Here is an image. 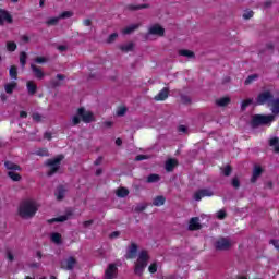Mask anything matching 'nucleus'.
Masks as SVG:
<instances>
[{
  "instance_id": "de8ad7c7",
  "label": "nucleus",
  "mask_w": 279,
  "mask_h": 279,
  "mask_svg": "<svg viewBox=\"0 0 279 279\" xmlns=\"http://www.w3.org/2000/svg\"><path fill=\"white\" fill-rule=\"evenodd\" d=\"M148 271L149 274H156V271H158V265L156 263L150 264L148 267Z\"/></svg>"
},
{
  "instance_id": "09e8293b",
  "label": "nucleus",
  "mask_w": 279,
  "mask_h": 279,
  "mask_svg": "<svg viewBox=\"0 0 279 279\" xmlns=\"http://www.w3.org/2000/svg\"><path fill=\"white\" fill-rule=\"evenodd\" d=\"M117 38H119V34L117 33H112L111 35H109L107 43H114L117 40Z\"/></svg>"
},
{
  "instance_id": "2eb2a0df",
  "label": "nucleus",
  "mask_w": 279,
  "mask_h": 279,
  "mask_svg": "<svg viewBox=\"0 0 279 279\" xmlns=\"http://www.w3.org/2000/svg\"><path fill=\"white\" fill-rule=\"evenodd\" d=\"M169 98V87H163L156 96L155 101H165Z\"/></svg>"
},
{
  "instance_id": "5701e85b",
  "label": "nucleus",
  "mask_w": 279,
  "mask_h": 279,
  "mask_svg": "<svg viewBox=\"0 0 279 279\" xmlns=\"http://www.w3.org/2000/svg\"><path fill=\"white\" fill-rule=\"evenodd\" d=\"M147 260H149V254H147V251H142L138 255L137 263L147 265Z\"/></svg>"
},
{
  "instance_id": "58836bf2",
  "label": "nucleus",
  "mask_w": 279,
  "mask_h": 279,
  "mask_svg": "<svg viewBox=\"0 0 279 279\" xmlns=\"http://www.w3.org/2000/svg\"><path fill=\"white\" fill-rule=\"evenodd\" d=\"M135 29H138V24H132L131 26L125 27L123 34H132Z\"/></svg>"
},
{
  "instance_id": "a878e982",
  "label": "nucleus",
  "mask_w": 279,
  "mask_h": 279,
  "mask_svg": "<svg viewBox=\"0 0 279 279\" xmlns=\"http://www.w3.org/2000/svg\"><path fill=\"white\" fill-rule=\"evenodd\" d=\"M16 86H19L17 83L13 81L4 86V90L8 95H12Z\"/></svg>"
},
{
  "instance_id": "39448f33",
  "label": "nucleus",
  "mask_w": 279,
  "mask_h": 279,
  "mask_svg": "<svg viewBox=\"0 0 279 279\" xmlns=\"http://www.w3.org/2000/svg\"><path fill=\"white\" fill-rule=\"evenodd\" d=\"M216 252H228L232 250V241L228 238L220 236L214 242Z\"/></svg>"
},
{
  "instance_id": "5fc2aeb1",
  "label": "nucleus",
  "mask_w": 279,
  "mask_h": 279,
  "mask_svg": "<svg viewBox=\"0 0 279 279\" xmlns=\"http://www.w3.org/2000/svg\"><path fill=\"white\" fill-rule=\"evenodd\" d=\"M35 62H36V64H45V62H47V58L37 57V58H35Z\"/></svg>"
},
{
  "instance_id": "b1692460",
  "label": "nucleus",
  "mask_w": 279,
  "mask_h": 279,
  "mask_svg": "<svg viewBox=\"0 0 279 279\" xmlns=\"http://www.w3.org/2000/svg\"><path fill=\"white\" fill-rule=\"evenodd\" d=\"M4 167L9 171H21V166L16 165V163H14L12 161H5L4 162Z\"/></svg>"
},
{
  "instance_id": "a18cd8bd",
  "label": "nucleus",
  "mask_w": 279,
  "mask_h": 279,
  "mask_svg": "<svg viewBox=\"0 0 279 279\" xmlns=\"http://www.w3.org/2000/svg\"><path fill=\"white\" fill-rule=\"evenodd\" d=\"M71 16H73V12L71 11H64L59 15V20L60 19H71Z\"/></svg>"
},
{
  "instance_id": "e433bc0d",
  "label": "nucleus",
  "mask_w": 279,
  "mask_h": 279,
  "mask_svg": "<svg viewBox=\"0 0 279 279\" xmlns=\"http://www.w3.org/2000/svg\"><path fill=\"white\" fill-rule=\"evenodd\" d=\"M148 184H154V182H160V175L159 174H149L147 177Z\"/></svg>"
},
{
  "instance_id": "4d7b16f0",
  "label": "nucleus",
  "mask_w": 279,
  "mask_h": 279,
  "mask_svg": "<svg viewBox=\"0 0 279 279\" xmlns=\"http://www.w3.org/2000/svg\"><path fill=\"white\" fill-rule=\"evenodd\" d=\"M147 155H137L136 157H135V161L136 162H141L142 160H147Z\"/></svg>"
},
{
  "instance_id": "bf43d9fd",
  "label": "nucleus",
  "mask_w": 279,
  "mask_h": 279,
  "mask_svg": "<svg viewBox=\"0 0 279 279\" xmlns=\"http://www.w3.org/2000/svg\"><path fill=\"white\" fill-rule=\"evenodd\" d=\"M101 162H104V157L99 156L95 161L94 165L95 167H99V165H101Z\"/></svg>"
},
{
  "instance_id": "680f3d73",
  "label": "nucleus",
  "mask_w": 279,
  "mask_h": 279,
  "mask_svg": "<svg viewBox=\"0 0 279 279\" xmlns=\"http://www.w3.org/2000/svg\"><path fill=\"white\" fill-rule=\"evenodd\" d=\"M93 223H94V220H86V221L83 222V226L85 228H90V226H93Z\"/></svg>"
},
{
  "instance_id": "f3484780",
  "label": "nucleus",
  "mask_w": 279,
  "mask_h": 279,
  "mask_svg": "<svg viewBox=\"0 0 279 279\" xmlns=\"http://www.w3.org/2000/svg\"><path fill=\"white\" fill-rule=\"evenodd\" d=\"M260 175H263V168L260 166H255L253 169L251 182L254 184V182H256V180H258Z\"/></svg>"
},
{
  "instance_id": "338daca9",
  "label": "nucleus",
  "mask_w": 279,
  "mask_h": 279,
  "mask_svg": "<svg viewBox=\"0 0 279 279\" xmlns=\"http://www.w3.org/2000/svg\"><path fill=\"white\" fill-rule=\"evenodd\" d=\"M178 130H179V132H182L183 134L186 133V131H187L185 125H179Z\"/></svg>"
},
{
  "instance_id": "dca6fc26",
  "label": "nucleus",
  "mask_w": 279,
  "mask_h": 279,
  "mask_svg": "<svg viewBox=\"0 0 279 279\" xmlns=\"http://www.w3.org/2000/svg\"><path fill=\"white\" fill-rule=\"evenodd\" d=\"M31 69H32L33 75H34V77H36V80L45 78V72H43V69L38 68L36 64H31Z\"/></svg>"
},
{
  "instance_id": "f257e3e1",
  "label": "nucleus",
  "mask_w": 279,
  "mask_h": 279,
  "mask_svg": "<svg viewBox=\"0 0 279 279\" xmlns=\"http://www.w3.org/2000/svg\"><path fill=\"white\" fill-rule=\"evenodd\" d=\"M17 213L22 219H32L38 213V203L32 198H26L20 203Z\"/></svg>"
},
{
  "instance_id": "bb28decb",
  "label": "nucleus",
  "mask_w": 279,
  "mask_h": 279,
  "mask_svg": "<svg viewBox=\"0 0 279 279\" xmlns=\"http://www.w3.org/2000/svg\"><path fill=\"white\" fill-rule=\"evenodd\" d=\"M147 8H149V4H138V5L129 4V5H126V10H130L131 12H134L136 10H145Z\"/></svg>"
},
{
  "instance_id": "13d9d810",
  "label": "nucleus",
  "mask_w": 279,
  "mask_h": 279,
  "mask_svg": "<svg viewBox=\"0 0 279 279\" xmlns=\"http://www.w3.org/2000/svg\"><path fill=\"white\" fill-rule=\"evenodd\" d=\"M270 245H274L275 250L279 251V240H270Z\"/></svg>"
},
{
  "instance_id": "7c9ffc66",
  "label": "nucleus",
  "mask_w": 279,
  "mask_h": 279,
  "mask_svg": "<svg viewBox=\"0 0 279 279\" xmlns=\"http://www.w3.org/2000/svg\"><path fill=\"white\" fill-rule=\"evenodd\" d=\"M116 195L118 197H128V195H130V190L126 187H119L116 192Z\"/></svg>"
},
{
  "instance_id": "aec40b11",
  "label": "nucleus",
  "mask_w": 279,
  "mask_h": 279,
  "mask_svg": "<svg viewBox=\"0 0 279 279\" xmlns=\"http://www.w3.org/2000/svg\"><path fill=\"white\" fill-rule=\"evenodd\" d=\"M175 167H178V160H175V159H168V160L166 161V167H165V169H166V171H167L168 173H171V171H173V169H175Z\"/></svg>"
},
{
  "instance_id": "c756f323",
  "label": "nucleus",
  "mask_w": 279,
  "mask_h": 279,
  "mask_svg": "<svg viewBox=\"0 0 279 279\" xmlns=\"http://www.w3.org/2000/svg\"><path fill=\"white\" fill-rule=\"evenodd\" d=\"M165 202H167V198H165L162 195H159L154 198L153 204L155 206H165Z\"/></svg>"
},
{
  "instance_id": "a211bd4d",
  "label": "nucleus",
  "mask_w": 279,
  "mask_h": 279,
  "mask_svg": "<svg viewBox=\"0 0 279 279\" xmlns=\"http://www.w3.org/2000/svg\"><path fill=\"white\" fill-rule=\"evenodd\" d=\"M54 195L58 202H62V199H64V196L66 195V189H64V185H59L54 192Z\"/></svg>"
},
{
  "instance_id": "603ef678",
  "label": "nucleus",
  "mask_w": 279,
  "mask_h": 279,
  "mask_svg": "<svg viewBox=\"0 0 279 279\" xmlns=\"http://www.w3.org/2000/svg\"><path fill=\"white\" fill-rule=\"evenodd\" d=\"M128 112V108L120 107L117 111L118 117H123Z\"/></svg>"
},
{
  "instance_id": "49530a36",
  "label": "nucleus",
  "mask_w": 279,
  "mask_h": 279,
  "mask_svg": "<svg viewBox=\"0 0 279 279\" xmlns=\"http://www.w3.org/2000/svg\"><path fill=\"white\" fill-rule=\"evenodd\" d=\"M231 174H232V167L226 166V167L223 168V175H225L226 178H228V177H230Z\"/></svg>"
},
{
  "instance_id": "9b49d317",
  "label": "nucleus",
  "mask_w": 279,
  "mask_h": 279,
  "mask_svg": "<svg viewBox=\"0 0 279 279\" xmlns=\"http://www.w3.org/2000/svg\"><path fill=\"white\" fill-rule=\"evenodd\" d=\"M118 271H119V268H117L116 264H109L107 269L105 270V278L114 279V276H117Z\"/></svg>"
},
{
  "instance_id": "473e14b6",
  "label": "nucleus",
  "mask_w": 279,
  "mask_h": 279,
  "mask_svg": "<svg viewBox=\"0 0 279 279\" xmlns=\"http://www.w3.org/2000/svg\"><path fill=\"white\" fill-rule=\"evenodd\" d=\"M7 175L13 181V182H21L22 180V177L17 173V172H14V171H9L7 173Z\"/></svg>"
},
{
  "instance_id": "774afa93",
  "label": "nucleus",
  "mask_w": 279,
  "mask_h": 279,
  "mask_svg": "<svg viewBox=\"0 0 279 279\" xmlns=\"http://www.w3.org/2000/svg\"><path fill=\"white\" fill-rule=\"evenodd\" d=\"M266 48L268 49V51H274V45L271 43L267 44Z\"/></svg>"
},
{
  "instance_id": "e2e57ef3",
  "label": "nucleus",
  "mask_w": 279,
  "mask_h": 279,
  "mask_svg": "<svg viewBox=\"0 0 279 279\" xmlns=\"http://www.w3.org/2000/svg\"><path fill=\"white\" fill-rule=\"evenodd\" d=\"M83 25H85V27H90V25H93V22L90 21V19H86L83 21Z\"/></svg>"
},
{
  "instance_id": "052dcab7",
  "label": "nucleus",
  "mask_w": 279,
  "mask_h": 279,
  "mask_svg": "<svg viewBox=\"0 0 279 279\" xmlns=\"http://www.w3.org/2000/svg\"><path fill=\"white\" fill-rule=\"evenodd\" d=\"M182 104H191V98L189 96H181Z\"/></svg>"
},
{
  "instance_id": "4be33fe9",
  "label": "nucleus",
  "mask_w": 279,
  "mask_h": 279,
  "mask_svg": "<svg viewBox=\"0 0 279 279\" xmlns=\"http://www.w3.org/2000/svg\"><path fill=\"white\" fill-rule=\"evenodd\" d=\"M69 221V215L59 216L57 218H51L48 220V223H62Z\"/></svg>"
},
{
  "instance_id": "864d4df0",
  "label": "nucleus",
  "mask_w": 279,
  "mask_h": 279,
  "mask_svg": "<svg viewBox=\"0 0 279 279\" xmlns=\"http://www.w3.org/2000/svg\"><path fill=\"white\" fill-rule=\"evenodd\" d=\"M50 86H52V88H58L59 86H62V83H60L58 80H51Z\"/></svg>"
},
{
  "instance_id": "412c9836",
  "label": "nucleus",
  "mask_w": 279,
  "mask_h": 279,
  "mask_svg": "<svg viewBox=\"0 0 279 279\" xmlns=\"http://www.w3.org/2000/svg\"><path fill=\"white\" fill-rule=\"evenodd\" d=\"M268 106H271V112L276 117V114H279V97L278 98H272L270 100V104Z\"/></svg>"
},
{
  "instance_id": "c85d7f7f",
  "label": "nucleus",
  "mask_w": 279,
  "mask_h": 279,
  "mask_svg": "<svg viewBox=\"0 0 279 279\" xmlns=\"http://www.w3.org/2000/svg\"><path fill=\"white\" fill-rule=\"evenodd\" d=\"M9 75L11 80H17L19 78V68L16 65H11L9 70Z\"/></svg>"
},
{
  "instance_id": "4468645a",
  "label": "nucleus",
  "mask_w": 279,
  "mask_h": 279,
  "mask_svg": "<svg viewBox=\"0 0 279 279\" xmlns=\"http://www.w3.org/2000/svg\"><path fill=\"white\" fill-rule=\"evenodd\" d=\"M26 89L31 97H34L38 93V85L34 81L26 82Z\"/></svg>"
},
{
  "instance_id": "6ab92c4d",
  "label": "nucleus",
  "mask_w": 279,
  "mask_h": 279,
  "mask_svg": "<svg viewBox=\"0 0 279 279\" xmlns=\"http://www.w3.org/2000/svg\"><path fill=\"white\" fill-rule=\"evenodd\" d=\"M145 267H147V264L137 262L134 268L135 276H140V277L143 276V274L145 272Z\"/></svg>"
},
{
  "instance_id": "9d476101",
  "label": "nucleus",
  "mask_w": 279,
  "mask_h": 279,
  "mask_svg": "<svg viewBox=\"0 0 279 279\" xmlns=\"http://www.w3.org/2000/svg\"><path fill=\"white\" fill-rule=\"evenodd\" d=\"M136 254H138V245L132 242L125 254L126 260H132Z\"/></svg>"
},
{
  "instance_id": "ea45409f",
  "label": "nucleus",
  "mask_w": 279,
  "mask_h": 279,
  "mask_svg": "<svg viewBox=\"0 0 279 279\" xmlns=\"http://www.w3.org/2000/svg\"><path fill=\"white\" fill-rule=\"evenodd\" d=\"M16 49H17L16 43H14V41H7V50L8 51L14 52V51H16Z\"/></svg>"
},
{
  "instance_id": "423d86ee",
  "label": "nucleus",
  "mask_w": 279,
  "mask_h": 279,
  "mask_svg": "<svg viewBox=\"0 0 279 279\" xmlns=\"http://www.w3.org/2000/svg\"><path fill=\"white\" fill-rule=\"evenodd\" d=\"M256 106H269L271 104V101H274V94L271 93V90H264V92H260L256 99Z\"/></svg>"
},
{
  "instance_id": "37998d69",
  "label": "nucleus",
  "mask_w": 279,
  "mask_h": 279,
  "mask_svg": "<svg viewBox=\"0 0 279 279\" xmlns=\"http://www.w3.org/2000/svg\"><path fill=\"white\" fill-rule=\"evenodd\" d=\"M253 101L254 100L252 98L243 100L241 105V110H247V107L252 106Z\"/></svg>"
},
{
  "instance_id": "0e129e2a",
  "label": "nucleus",
  "mask_w": 279,
  "mask_h": 279,
  "mask_svg": "<svg viewBox=\"0 0 279 279\" xmlns=\"http://www.w3.org/2000/svg\"><path fill=\"white\" fill-rule=\"evenodd\" d=\"M44 138H46V141H51V138H53V136L51 135V132H46L44 134Z\"/></svg>"
},
{
  "instance_id": "6e6552de",
  "label": "nucleus",
  "mask_w": 279,
  "mask_h": 279,
  "mask_svg": "<svg viewBox=\"0 0 279 279\" xmlns=\"http://www.w3.org/2000/svg\"><path fill=\"white\" fill-rule=\"evenodd\" d=\"M215 195V192L210 189H201L194 193V199L195 202H202L204 197H213Z\"/></svg>"
},
{
  "instance_id": "0eeeda50",
  "label": "nucleus",
  "mask_w": 279,
  "mask_h": 279,
  "mask_svg": "<svg viewBox=\"0 0 279 279\" xmlns=\"http://www.w3.org/2000/svg\"><path fill=\"white\" fill-rule=\"evenodd\" d=\"M75 265H77V259L70 256L61 262V269H64L65 271H73V269H75Z\"/></svg>"
},
{
  "instance_id": "2f4dec72",
  "label": "nucleus",
  "mask_w": 279,
  "mask_h": 279,
  "mask_svg": "<svg viewBox=\"0 0 279 279\" xmlns=\"http://www.w3.org/2000/svg\"><path fill=\"white\" fill-rule=\"evenodd\" d=\"M269 146L275 147V154H278L279 153V138L278 137L270 138Z\"/></svg>"
},
{
  "instance_id": "79ce46f5",
  "label": "nucleus",
  "mask_w": 279,
  "mask_h": 279,
  "mask_svg": "<svg viewBox=\"0 0 279 279\" xmlns=\"http://www.w3.org/2000/svg\"><path fill=\"white\" fill-rule=\"evenodd\" d=\"M57 23H60V16L48 19L46 22V25H48L50 27V26L56 25Z\"/></svg>"
},
{
  "instance_id": "c9c22d12",
  "label": "nucleus",
  "mask_w": 279,
  "mask_h": 279,
  "mask_svg": "<svg viewBox=\"0 0 279 279\" xmlns=\"http://www.w3.org/2000/svg\"><path fill=\"white\" fill-rule=\"evenodd\" d=\"M256 80H258V74H251L246 77V80L244 81L245 86H250V84H252L253 82H256Z\"/></svg>"
},
{
  "instance_id": "f8f14e48",
  "label": "nucleus",
  "mask_w": 279,
  "mask_h": 279,
  "mask_svg": "<svg viewBox=\"0 0 279 279\" xmlns=\"http://www.w3.org/2000/svg\"><path fill=\"white\" fill-rule=\"evenodd\" d=\"M189 230L191 232H195L197 230H202V223H199V217H193L189 222Z\"/></svg>"
},
{
  "instance_id": "f704fd0d",
  "label": "nucleus",
  "mask_w": 279,
  "mask_h": 279,
  "mask_svg": "<svg viewBox=\"0 0 279 279\" xmlns=\"http://www.w3.org/2000/svg\"><path fill=\"white\" fill-rule=\"evenodd\" d=\"M51 241H52V243H56L57 245H60L62 243V234L52 233L51 234Z\"/></svg>"
},
{
  "instance_id": "69168bd1",
  "label": "nucleus",
  "mask_w": 279,
  "mask_h": 279,
  "mask_svg": "<svg viewBox=\"0 0 279 279\" xmlns=\"http://www.w3.org/2000/svg\"><path fill=\"white\" fill-rule=\"evenodd\" d=\"M120 234H121V232H119V231H113V232L110 233L109 236H110L111 239H117Z\"/></svg>"
},
{
  "instance_id": "ddd939ff",
  "label": "nucleus",
  "mask_w": 279,
  "mask_h": 279,
  "mask_svg": "<svg viewBox=\"0 0 279 279\" xmlns=\"http://www.w3.org/2000/svg\"><path fill=\"white\" fill-rule=\"evenodd\" d=\"M148 34H150L151 36L162 37L165 36V28L159 24H155L149 28Z\"/></svg>"
},
{
  "instance_id": "1a4fd4ad",
  "label": "nucleus",
  "mask_w": 279,
  "mask_h": 279,
  "mask_svg": "<svg viewBox=\"0 0 279 279\" xmlns=\"http://www.w3.org/2000/svg\"><path fill=\"white\" fill-rule=\"evenodd\" d=\"M5 22L12 24L14 23V19H12V15L5 9H0V26L5 25Z\"/></svg>"
},
{
  "instance_id": "3c124183",
  "label": "nucleus",
  "mask_w": 279,
  "mask_h": 279,
  "mask_svg": "<svg viewBox=\"0 0 279 279\" xmlns=\"http://www.w3.org/2000/svg\"><path fill=\"white\" fill-rule=\"evenodd\" d=\"M32 117H33V120L36 121V123H40V121H43V116H40V113L38 112L33 113Z\"/></svg>"
},
{
  "instance_id": "72a5a7b5",
  "label": "nucleus",
  "mask_w": 279,
  "mask_h": 279,
  "mask_svg": "<svg viewBox=\"0 0 279 279\" xmlns=\"http://www.w3.org/2000/svg\"><path fill=\"white\" fill-rule=\"evenodd\" d=\"M179 56H183L184 58H195V52L186 49L179 50Z\"/></svg>"
},
{
  "instance_id": "20e7f679",
  "label": "nucleus",
  "mask_w": 279,
  "mask_h": 279,
  "mask_svg": "<svg viewBox=\"0 0 279 279\" xmlns=\"http://www.w3.org/2000/svg\"><path fill=\"white\" fill-rule=\"evenodd\" d=\"M64 160V155H59L54 159H48L46 166L49 167V171L47 172L48 178L51 175H56L58 171H60V162Z\"/></svg>"
},
{
  "instance_id": "393cba45",
  "label": "nucleus",
  "mask_w": 279,
  "mask_h": 279,
  "mask_svg": "<svg viewBox=\"0 0 279 279\" xmlns=\"http://www.w3.org/2000/svg\"><path fill=\"white\" fill-rule=\"evenodd\" d=\"M230 101V97H222L216 100V106H219L220 108H226V106H228Z\"/></svg>"
},
{
  "instance_id": "6e6d98bb",
  "label": "nucleus",
  "mask_w": 279,
  "mask_h": 279,
  "mask_svg": "<svg viewBox=\"0 0 279 279\" xmlns=\"http://www.w3.org/2000/svg\"><path fill=\"white\" fill-rule=\"evenodd\" d=\"M252 16H254V11H248L243 14V19H245L246 21L252 19Z\"/></svg>"
},
{
  "instance_id": "c03bdc74",
  "label": "nucleus",
  "mask_w": 279,
  "mask_h": 279,
  "mask_svg": "<svg viewBox=\"0 0 279 279\" xmlns=\"http://www.w3.org/2000/svg\"><path fill=\"white\" fill-rule=\"evenodd\" d=\"M231 184L233 189H241V181H239V178L234 177L231 181Z\"/></svg>"
},
{
  "instance_id": "f03ea898",
  "label": "nucleus",
  "mask_w": 279,
  "mask_h": 279,
  "mask_svg": "<svg viewBox=\"0 0 279 279\" xmlns=\"http://www.w3.org/2000/svg\"><path fill=\"white\" fill-rule=\"evenodd\" d=\"M93 123L95 121V116L92 111H86V108L80 107L76 114L72 118V125H80V123Z\"/></svg>"
},
{
  "instance_id": "a19ab883",
  "label": "nucleus",
  "mask_w": 279,
  "mask_h": 279,
  "mask_svg": "<svg viewBox=\"0 0 279 279\" xmlns=\"http://www.w3.org/2000/svg\"><path fill=\"white\" fill-rule=\"evenodd\" d=\"M36 156L47 157L49 156V149L47 148H39L37 151H35Z\"/></svg>"
},
{
  "instance_id": "4c0bfd02",
  "label": "nucleus",
  "mask_w": 279,
  "mask_h": 279,
  "mask_svg": "<svg viewBox=\"0 0 279 279\" xmlns=\"http://www.w3.org/2000/svg\"><path fill=\"white\" fill-rule=\"evenodd\" d=\"M20 64H21L22 68H24L25 64H27V52L22 51L20 53Z\"/></svg>"
},
{
  "instance_id": "7ed1b4c3",
  "label": "nucleus",
  "mask_w": 279,
  "mask_h": 279,
  "mask_svg": "<svg viewBox=\"0 0 279 279\" xmlns=\"http://www.w3.org/2000/svg\"><path fill=\"white\" fill-rule=\"evenodd\" d=\"M274 121H276L275 114H255L252 118L251 125L253 128H258L259 125H268L269 128Z\"/></svg>"
},
{
  "instance_id": "cd10ccee",
  "label": "nucleus",
  "mask_w": 279,
  "mask_h": 279,
  "mask_svg": "<svg viewBox=\"0 0 279 279\" xmlns=\"http://www.w3.org/2000/svg\"><path fill=\"white\" fill-rule=\"evenodd\" d=\"M119 49H120V51H123L124 53H129V51H133L134 50V44L133 43H129L126 45H120Z\"/></svg>"
},
{
  "instance_id": "8fccbe9b",
  "label": "nucleus",
  "mask_w": 279,
  "mask_h": 279,
  "mask_svg": "<svg viewBox=\"0 0 279 279\" xmlns=\"http://www.w3.org/2000/svg\"><path fill=\"white\" fill-rule=\"evenodd\" d=\"M226 217H228V214L225 210L220 209L217 213V219L223 220V219H226Z\"/></svg>"
}]
</instances>
